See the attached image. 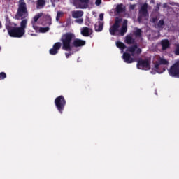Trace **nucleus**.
I'll return each mask as SVG.
<instances>
[{
    "label": "nucleus",
    "instance_id": "1",
    "mask_svg": "<svg viewBox=\"0 0 179 179\" xmlns=\"http://www.w3.org/2000/svg\"><path fill=\"white\" fill-rule=\"evenodd\" d=\"M29 17V11L27 10V4L24 0H19L18 8L15 18L17 20H22L20 22V27H6L7 31L10 37L15 38H21L26 33V28L27 27V19Z\"/></svg>",
    "mask_w": 179,
    "mask_h": 179
},
{
    "label": "nucleus",
    "instance_id": "2",
    "mask_svg": "<svg viewBox=\"0 0 179 179\" xmlns=\"http://www.w3.org/2000/svg\"><path fill=\"white\" fill-rule=\"evenodd\" d=\"M75 38V34L72 32H66L62 36L60 39L62 43V48L64 50V51H69V52L65 53L66 58H69V57L73 54L71 52V51H72V41H73Z\"/></svg>",
    "mask_w": 179,
    "mask_h": 179
},
{
    "label": "nucleus",
    "instance_id": "3",
    "mask_svg": "<svg viewBox=\"0 0 179 179\" xmlns=\"http://www.w3.org/2000/svg\"><path fill=\"white\" fill-rule=\"evenodd\" d=\"M127 51L131 52V54L124 52L122 55L123 60L126 64H132L133 62H135V59L132 57H135V54L137 55H141L142 49L138 48V44L136 43L134 45L128 47Z\"/></svg>",
    "mask_w": 179,
    "mask_h": 179
},
{
    "label": "nucleus",
    "instance_id": "4",
    "mask_svg": "<svg viewBox=\"0 0 179 179\" xmlns=\"http://www.w3.org/2000/svg\"><path fill=\"white\" fill-rule=\"evenodd\" d=\"M160 65H169V61L162 57H159L154 62V68L150 71L152 75H156V73H163V72L166 71V69L164 67L162 68Z\"/></svg>",
    "mask_w": 179,
    "mask_h": 179
},
{
    "label": "nucleus",
    "instance_id": "5",
    "mask_svg": "<svg viewBox=\"0 0 179 179\" xmlns=\"http://www.w3.org/2000/svg\"><path fill=\"white\" fill-rule=\"evenodd\" d=\"M55 106L59 113L62 114L64 110H65V106H66V100H65V97L62 95L57 96L55 99Z\"/></svg>",
    "mask_w": 179,
    "mask_h": 179
},
{
    "label": "nucleus",
    "instance_id": "6",
    "mask_svg": "<svg viewBox=\"0 0 179 179\" xmlns=\"http://www.w3.org/2000/svg\"><path fill=\"white\" fill-rule=\"evenodd\" d=\"M138 69H142L144 71H149L150 69V63L148 59H140L137 62L136 65Z\"/></svg>",
    "mask_w": 179,
    "mask_h": 179
},
{
    "label": "nucleus",
    "instance_id": "7",
    "mask_svg": "<svg viewBox=\"0 0 179 179\" xmlns=\"http://www.w3.org/2000/svg\"><path fill=\"white\" fill-rule=\"evenodd\" d=\"M170 76L173 78H179V62L172 65L169 70Z\"/></svg>",
    "mask_w": 179,
    "mask_h": 179
},
{
    "label": "nucleus",
    "instance_id": "8",
    "mask_svg": "<svg viewBox=\"0 0 179 179\" xmlns=\"http://www.w3.org/2000/svg\"><path fill=\"white\" fill-rule=\"evenodd\" d=\"M61 47H62V43L61 42L55 43L53 45L52 48L50 49L49 54H50V55H57L59 50H61Z\"/></svg>",
    "mask_w": 179,
    "mask_h": 179
},
{
    "label": "nucleus",
    "instance_id": "9",
    "mask_svg": "<svg viewBox=\"0 0 179 179\" xmlns=\"http://www.w3.org/2000/svg\"><path fill=\"white\" fill-rule=\"evenodd\" d=\"M73 43H72V48L76 47V48H78V47H83V45H86V41H83L82 39H73Z\"/></svg>",
    "mask_w": 179,
    "mask_h": 179
},
{
    "label": "nucleus",
    "instance_id": "10",
    "mask_svg": "<svg viewBox=\"0 0 179 179\" xmlns=\"http://www.w3.org/2000/svg\"><path fill=\"white\" fill-rule=\"evenodd\" d=\"M81 34L84 37H89V36H92V34H93V29L87 27H84L81 29Z\"/></svg>",
    "mask_w": 179,
    "mask_h": 179
},
{
    "label": "nucleus",
    "instance_id": "11",
    "mask_svg": "<svg viewBox=\"0 0 179 179\" xmlns=\"http://www.w3.org/2000/svg\"><path fill=\"white\" fill-rule=\"evenodd\" d=\"M74 1L80 3L79 4L80 9H87L90 0H74Z\"/></svg>",
    "mask_w": 179,
    "mask_h": 179
},
{
    "label": "nucleus",
    "instance_id": "12",
    "mask_svg": "<svg viewBox=\"0 0 179 179\" xmlns=\"http://www.w3.org/2000/svg\"><path fill=\"white\" fill-rule=\"evenodd\" d=\"M127 31H128V20H124L120 29V35L125 36Z\"/></svg>",
    "mask_w": 179,
    "mask_h": 179
},
{
    "label": "nucleus",
    "instance_id": "13",
    "mask_svg": "<svg viewBox=\"0 0 179 179\" xmlns=\"http://www.w3.org/2000/svg\"><path fill=\"white\" fill-rule=\"evenodd\" d=\"M162 45V51H166V50H168V48H170V41L169 39H163L161 41L160 43Z\"/></svg>",
    "mask_w": 179,
    "mask_h": 179
},
{
    "label": "nucleus",
    "instance_id": "14",
    "mask_svg": "<svg viewBox=\"0 0 179 179\" xmlns=\"http://www.w3.org/2000/svg\"><path fill=\"white\" fill-rule=\"evenodd\" d=\"M103 26H104V24L102 22H96L94 24V30L95 31L100 32L103 31Z\"/></svg>",
    "mask_w": 179,
    "mask_h": 179
},
{
    "label": "nucleus",
    "instance_id": "15",
    "mask_svg": "<svg viewBox=\"0 0 179 179\" xmlns=\"http://www.w3.org/2000/svg\"><path fill=\"white\" fill-rule=\"evenodd\" d=\"M118 29H120V27L113 24L109 29L111 36H115V34L118 31Z\"/></svg>",
    "mask_w": 179,
    "mask_h": 179
},
{
    "label": "nucleus",
    "instance_id": "16",
    "mask_svg": "<svg viewBox=\"0 0 179 179\" xmlns=\"http://www.w3.org/2000/svg\"><path fill=\"white\" fill-rule=\"evenodd\" d=\"M83 16V11L82 10H77V11H73L72 13V17L74 19H79Z\"/></svg>",
    "mask_w": 179,
    "mask_h": 179
},
{
    "label": "nucleus",
    "instance_id": "17",
    "mask_svg": "<svg viewBox=\"0 0 179 179\" xmlns=\"http://www.w3.org/2000/svg\"><path fill=\"white\" fill-rule=\"evenodd\" d=\"M116 12L117 13H122V12H125V7H124V4H117L116 6Z\"/></svg>",
    "mask_w": 179,
    "mask_h": 179
},
{
    "label": "nucleus",
    "instance_id": "18",
    "mask_svg": "<svg viewBox=\"0 0 179 179\" xmlns=\"http://www.w3.org/2000/svg\"><path fill=\"white\" fill-rule=\"evenodd\" d=\"M125 42L127 44L131 45V44H135V39L132 38L131 36H127Z\"/></svg>",
    "mask_w": 179,
    "mask_h": 179
},
{
    "label": "nucleus",
    "instance_id": "19",
    "mask_svg": "<svg viewBox=\"0 0 179 179\" xmlns=\"http://www.w3.org/2000/svg\"><path fill=\"white\" fill-rule=\"evenodd\" d=\"M41 16H43V13H38L37 15H36L34 17L33 20L31 22V24H36V22H38V19H40V17H41Z\"/></svg>",
    "mask_w": 179,
    "mask_h": 179
},
{
    "label": "nucleus",
    "instance_id": "20",
    "mask_svg": "<svg viewBox=\"0 0 179 179\" xmlns=\"http://www.w3.org/2000/svg\"><path fill=\"white\" fill-rule=\"evenodd\" d=\"M45 5V0H37L36 8L37 9H41V8H43Z\"/></svg>",
    "mask_w": 179,
    "mask_h": 179
},
{
    "label": "nucleus",
    "instance_id": "21",
    "mask_svg": "<svg viewBox=\"0 0 179 179\" xmlns=\"http://www.w3.org/2000/svg\"><path fill=\"white\" fill-rule=\"evenodd\" d=\"M116 47H117V48H120V50H125V48H127V46L125 45V44H124V43L120 41H117L116 43Z\"/></svg>",
    "mask_w": 179,
    "mask_h": 179
},
{
    "label": "nucleus",
    "instance_id": "22",
    "mask_svg": "<svg viewBox=\"0 0 179 179\" xmlns=\"http://www.w3.org/2000/svg\"><path fill=\"white\" fill-rule=\"evenodd\" d=\"M45 19L46 20V22H48V24L49 26H51V24H52V18L51 17V15H50L49 14L45 15Z\"/></svg>",
    "mask_w": 179,
    "mask_h": 179
},
{
    "label": "nucleus",
    "instance_id": "23",
    "mask_svg": "<svg viewBox=\"0 0 179 179\" xmlns=\"http://www.w3.org/2000/svg\"><path fill=\"white\" fill-rule=\"evenodd\" d=\"M61 17H64V12L57 11V16H56V21L59 22V19H61Z\"/></svg>",
    "mask_w": 179,
    "mask_h": 179
},
{
    "label": "nucleus",
    "instance_id": "24",
    "mask_svg": "<svg viewBox=\"0 0 179 179\" xmlns=\"http://www.w3.org/2000/svg\"><path fill=\"white\" fill-rule=\"evenodd\" d=\"M141 10L143 15H146V13H148V6L147 5L142 6Z\"/></svg>",
    "mask_w": 179,
    "mask_h": 179
},
{
    "label": "nucleus",
    "instance_id": "25",
    "mask_svg": "<svg viewBox=\"0 0 179 179\" xmlns=\"http://www.w3.org/2000/svg\"><path fill=\"white\" fill-rule=\"evenodd\" d=\"M121 22H122V19L117 17L115 19V23L113 24L118 26L120 27V24H121Z\"/></svg>",
    "mask_w": 179,
    "mask_h": 179
},
{
    "label": "nucleus",
    "instance_id": "26",
    "mask_svg": "<svg viewBox=\"0 0 179 179\" xmlns=\"http://www.w3.org/2000/svg\"><path fill=\"white\" fill-rule=\"evenodd\" d=\"M134 36H136V37H141L142 30L141 29H137L136 31H134Z\"/></svg>",
    "mask_w": 179,
    "mask_h": 179
},
{
    "label": "nucleus",
    "instance_id": "27",
    "mask_svg": "<svg viewBox=\"0 0 179 179\" xmlns=\"http://www.w3.org/2000/svg\"><path fill=\"white\" fill-rule=\"evenodd\" d=\"M164 24V20H161L157 24V29H163V25Z\"/></svg>",
    "mask_w": 179,
    "mask_h": 179
},
{
    "label": "nucleus",
    "instance_id": "28",
    "mask_svg": "<svg viewBox=\"0 0 179 179\" xmlns=\"http://www.w3.org/2000/svg\"><path fill=\"white\" fill-rule=\"evenodd\" d=\"M50 27H41L39 29V32L40 33H47V31H49Z\"/></svg>",
    "mask_w": 179,
    "mask_h": 179
},
{
    "label": "nucleus",
    "instance_id": "29",
    "mask_svg": "<svg viewBox=\"0 0 179 179\" xmlns=\"http://www.w3.org/2000/svg\"><path fill=\"white\" fill-rule=\"evenodd\" d=\"M3 79H6V73L1 72L0 73V80H3Z\"/></svg>",
    "mask_w": 179,
    "mask_h": 179
},
{
    "label": "nucleus",
    "instance_id": "30",
    "mask_svg": "<svg viewBox=\"0 0 179 179\" xmlns=\"http://www.w3.org/2000/svg\"><path fill=\"white\" fill-rule=\"evenodd\" d=\"M75 23H78V24H83V18H78L75 20Z\"/></svg>",
    "mask_w": 179,
    "mask_h": 179
},
{
    "label": "nucleus",
    "instance_id": "31",
    "mask_svg": "<svg viewBox=\"0 0 179 179\" xmlns=\"http://www.w3.org/2000/svg\"><path fill=\"white\" fill-rule=\"evenodd\" d=\"M175 55H179V44L176 45V47L174 50Z\"/></svg>",
    "mask_w": 179,
    "mask_h": 179
},
{
    "label": "nucleus",
    "instance_id": "32",
    "mask_svg": "<svg viewBox=\"0 0 179 179\" xmlns=\"http://www.w3.org/2000/svg\"><path fill=\"white\" fill-rule=\"evenodd\" d=\"M95 5H96V6H100V5H101V0H96Z\"/></svg>",
    "mask_w": 179,
    "mask_h": 179
},
{
    "label": "nucleus",
    "instance_id": "33",
    "mask_svg": "<svg viewBox=\"0 0 179 179\" xmlns=\"http://www.w3.org/2000/svg\"><path fill=\"white\" fill-rule=\"evenodd\" d=\"M159 20V19L157 18V17H152L151 20L152 23H156V22H157Z\"/></svg>",
    "mask_w": 179,
    "mask_h": 179
},
{
    "label": "nucleus",
    "instance_id": "34",
    "mask_svg": "<svg viewBox=\"0 0 179 179\" xmlns=\"http://www.w3.org/2000/svg\"><path fill=\"white\" fill-rule=\"evenodd\" d=\"M32 24V27L34 30H36V31H37V30H39V28L38 26L36 25V24Z\"/></svg>",
    "mask_w": 179,
    "mask_h": 179
},
{
    "label": "nucleus",
    "instance_id": "35",
    "mask_svg": "<svg viewBox=\"0 0 179 179\" xmlns=\"http://www.w3.org/2000/svg\"><path fill=\"white\" fill-rule=\"evenodd\" d=\"M159 10H160V4L157 3V6L155 7V12H159Z\"/></svg>",
    "mask_w": 179,
    "mask_h": 179
},
{
    "label": "nucleus",
    "instance_id": "36",
    "mask_svg": "<svg viewBox=\"0 0 179 179\" xmlns=\"http://www.w3.org/2000/svg\"><path fill=\"white\" fill-rule=\"evenodd\" d=\"M136 6V4H131L129 6V9H131V10H134Z\"/></svg>",
    "mask_w": 179,
    "mask_h": 179
},
{
    "label": "nucleus",
    "instance_id": "37",
    "mask_svg": "<svg viewBox=\"0 0 179 179\" xmlns=\"http://www.w3.org/2000/svg\"><path fill=\"white\" fill-rule=\"evenodd\" d=\"M99 19H100V20H104V14L101 13L99 15Z\"/></svg>",
    "mask_w": 179,
    "mask_h": 179
},
{
    "label": "nucleus",
    "instance_id": "38",
    "mask_svg": "<svg viewBox=\"0 0 179 179\" xmlns=\"http://www.w3.org/2000/svg\"><path fill=\"white\" fill-rule=\"evenodd\" d=\"M163 8H167V3H164Z\"/></svg>",
    "mask_w": 179,
    "mask_h": 179
},
{
    "label": "nucleus",
    "instance_id": "39",
    "mask_svg": "<svg viewBox=\"0 0 179 179\" xmlns=\"http://www.w3.org/2000/svg\"><path fill=\"white\" fill-rule=\"evenodd\" d=\"M1 28H2V23L0 21V29H1Z\"/></svg>",
    "mask_w": 179,
    "mask_h": 179
},
{
    "label": "nucleus",
    "instance_id": "40",
    "mask_svg": "<svg viewBox=\"0 0 179 179\" xmlns=\"http://www.w3.org/2000/svg\"><path fill=\"white\" fill-rule=\"evenodd\" d=\"M151 2H155V1H154V0H152Z\"/></svg>",
    "mask_w": 179,
    "mask_h": 179
},
{
    "label": "nucleus",
    "instance_id": "41",
    "mask_svg": "<svg viewBox=\"0 0 179 179\" xmlns=\"http://www.w3.org/2000/svg\"><path fill=\"white\" fill-rule=\"evenodd\" d=\"M15 26H17V24H15Z\"/></svg>",
    "mask_w": 179,
    "mask_h": 179
},
{
    "label": "nucleus",
    "instance_id": "42",
    "mask_svg": "<svg viewBox=\"0 0 179 179\" xmlns=\"http://www.w3.org/2000/svg\"><path fill=\"white\" fill-rule=\"evenodd\" d=\"M171 5H173V3H171Z\"/></svg>",
    "mask_w": 179,
    "mask_h": 179
},
{
    "label": "nucleus",
    "instance_id": "43",
    "mask_svg": "<svg viewBox=\"0 0 179 179\" xmlns=\"http://www.w3.org/2000/svg\"><path fill=\"white\" fill-rule=\"evenodd\" d=\"M130 1H134V0H130Z\"/></svg>",
    "mask_w": 179,
    "mask_h": 179
}]
</instances>
